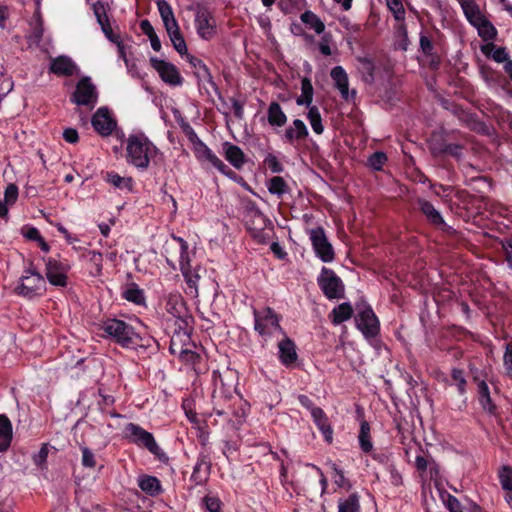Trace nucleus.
Returning <instances> with one entry per match:
<instances>
[{"instance_id":"nucleus-5","label":"nucleus","mask_w":512,"mask_h":512,"mask_svg":"<svg viewBox=\"0 0 512 512\" xmlns=\"http://www.w3.org/2000/svg\"><path fill=\"white\" fill-rule=\"evenodd\" d=\"M15 291L18 295L28 299L42 296L46 291V280L34 268H28L20 277Z\"/></svg>"},{"instance_id":"nucleus-38","label":"nucleus","mask_w":512,"mask_h":512,"mask_svg":"<svg viewBox=\"0 0 512 512\" xmlns=\"http://www.w3.org/2000/svg\"><path fill=\"white\" fill-rule=\"evenodd\" d=\"M358 442L360 449L364 453H371L373 451V442L371 438V427L367 421H362L360 424V431L358 435Z\"/></svg>"},{"instance_id":"nucleus-62","label":"nucleus","mask_w":512,"mask_h":512,"mask_svg":"<svg viewBox=\"0 0 512 512\" xmlns=\"http://www.w3.org/2000/svg\"><path fill=\"white\" fill-rule=\"evenodd\" d=\"M470 184H475L476 186L474 187V189H477L478 192H485V188H491V180L486 176L472 177L470 179Z\"/></svg>"},{"instance_id":"nucleus-22","label":"nucleus","mask_w":512,"mask_h":512,"mask_svg":"<svg viewBox=\"0 0 512 512\" xmlns=\"http://www.w3.org/2000/svg\"><path fill=\"white\" fill-rule=\"evenodd\" d=\"M158 10L162 18L168 36L181 33L177 20L174 17L171 6L164 0L158 1Z\"/></svg>"},{"instance_id":"nucleus-16","label":"nucleus","mask_w":512,"mask_h":512,"mask_svg":"<svg viewBox=\"0 0 512 512\" xmlns=\"http://www.w3.org/2000/svg\"><path fill=\"white\" fill-rule=\"evenodd\" d=\"M356 324L365 337H374L379 332V321L371 307L359 311Z\"/></svg>"},{"instance_id":"nucleus-59","label":"nucleus","mask_w":512,"mask_h":512,"mask_svg":"<svg viewBox=\"0 0 512 512\" xmlns=\"http://www.w3.org/2000/svg\"><path fill=\"white\" fill-rule=\"evenodd\" d=\"M452 380L454 384L457 386L458 391L460 394L465 393L466 391V379L464 377V372L460 369H453L452 373Z\"/></svg>"},{"instance_id":"nucleus-4","label":"nucleus","mask_w":512,"mask_h":512,"mask_svg":"<svg viewBox=\"0 0 512 512\" xmlns=\"http://www.w3.org/2000/svg\"><path fill=\"white\" fill-rule=\"evenodd\" d=\"M444 39L445 35L436 26L431 30L422 29L419 33V51L429 59L431 68H438L441 63Z\"/></svg>"},{"instance_id":"nucleus-55","label":"nucleus","mask_w":512,"mask_h":512,"mask_svg":"<svg viewBox=\"0 0 512 512\" xmlns=\"http://www.w3.org/2000/svg\"><path fill=\"white\" fill-rule=\"evenodd\" d=\"M82 457H81V464L85 468H94L96 466V457L93 451L88 448L87 446H81L80 447Z\"/></svg>"},{"instance_id":"nucleus-34","label":"nucleus","mask_w":512,"mask_h":512,"mask_svg":"<svg viewBox=\"0 0 512 512\" xmlns=\"http://www.w3.org/2000/svg\"><path fill=\"white\" fill-rule=\"evenodd\" d=\"M122 297L136 305H144L146 300L144 291L136 283L127 284L122 292Z\"/></svg>"},{"instance_id":"nucleus-23","label":"nucleus","mask_w":512,"mask_h":512,"mask_svg":"<svg viewBox=\"0 0 512 512\" xmlns=\"http://www.w3.org/2000/svg\"><path fill=\"white\" fill-rule=\"evenodd\" d=\"M222 147L225 159L235 169H242L247 162L246 155L242 149L239 146L227 141L222 144Z\"/></svg>"},{"instance_id":"nucleus-14","label":"nucleus","mask_w":512,"mask_h":512,"mask_svg":"<svg viewBox=\"0 0 512 512\" xmlns=\"http://www.w3.org/2000/svg\"><path fill=\"white\" fill-rule=\"evenodd\" d=\"M195 28L199 37L210 40L216 34V20L207 7H199L195 15Z\"/></svg>"},{"instance_id":"nucleus-36","label":"nucleus","mask_w":512,"mask_h":512,"mask_svg":"<svg viewBox=\"0 0 512 512\" xmlns=\"http://www.w3.org/2000/svg\"><path fill=\"white\" fill-rule=\"evenodd\" d=\"M353 308L350 303L344 302L336 306L330 313L334 325H339L352 317Z\"/></svg>"},{"instance_id":"nucleus-37","label":"nucleus","mask_w":512,"mask_h":512,"mask_svg":"<svg viewBox=\"0 0 512 512\" xmlns=\"http://www.w3.org/2000/svg\"><path fill=\"white\" fill-rule=\"evenodd\" d=\"M474 28L477 29L478 36L486 43L493 42L497 38V29L487 18L481 20Z\"/></svg>"},{"instance_id":"nucleus-20","label":"nucleus","mask_w":512,"mask_h":512,"mask_svg":"<svg viewBox=\"0 0 512 512\" xmlns=\"http://www.w3.org/2000/svg\"><path fill=\"white\" fill-rule=\"evenodd\" d=\"M210 472L211 460L209 453L200 452L191 475V480L196 485H202L208 480Z\"/></svg>"},{"instance_id":"nucleus-25","label":"nucleus","mask_w":512,"mask_h":512,"mask_svg":"<svg viewBox=\"0 0 512 512\" xmlns=\"http://www.w3.org/2000/svg\"><path fill=\"white\" fill-rule=\"evenodd\" d=\"M309 132L305 123L300 119L293 121V126L286 128L284 133V141L294 144L296 141H302L308 136Z\"/></svg>"},{"instance_id":"nucleus-51","label":"nucleus","mask_w":512,"mask_h":512,"mask_svg":"<svg viewBox=\"0 0 512 512\" xmlns=\"http://www.w3.org/2000/svg\"><path fill=\"white\" fill-rule=\"evenodd\" d=\"M263 164L272 173L279 174L284 171V165L279 161V159L273 153H268L265 156V158L263 160Z\"/></svg>"},{"instance_id":"nucleus-42","label":"nucleus","mask_w":512,"mask_h":512,"mask_svg":"<svg viewBox=\"0 0 512 512\" xmlns=\"http://www.w3.org/2000/svg\"><path fill=\"white\" fill-rule=\"evenodd\" d=\"M314 89L311 80L307 77L301 80V96L297 98L296 103L298 105L310 106L313 101Z\"/></svg>"},{"instance_id":"nucleus-7","label":"nucleus","mask_w":512,"mask_h":512,"mask_svg":"<svg viewBox=\"0 0 512 512\" xmlns=\"http://www.w3.org/2000/svg\"><path fill=\"white\" fill-rule=\"evenodd\" d=\"M317 284L324 296L329 300H337L344 297L345 285L341 278L330 268L322 267L317 277Z\"/></svg>"},{"instance_id":"nucleus-30","label":"nucleus","mask_w":512,"mask_h":512,"mask_svg":"<svg viewBox=\"0 0 512 512\" xmlns=\"http://www.w3.org/2000/svg\"><path fill=\"white\" fill-rule=\"evenodd\" d=\"M13 428L9 418L0 414V452L8 450L12 442Z\"/></svg>"},{"instance_id":"nucleus-28","label":"nucleus","mask_w":512,"mask_h":512,"mask_svg":"<svg viewBox=\"0 0 512 512\" xmlns=\"http://www.w3.org/2000/svg\"><path fill=\"white\" fill-rule=\"evenodd\" d=\"M279 359L285 366H290L297 360L295 344L292 340L285 338L279 345Z\"/></svg>"},{"instance_id":"nucleus-6","label":"nucleus","mask_w":512,"mask_h":512,"mask_svg":"<svg viewBox=\"0 0 512 512\" xmlns=\"http://www.w3.org/2000/svg\"><path fill=\"white\" fill-rule=\"evenodd\" d=\"M124 433L125 437L132 443L145 447L159 460H167L166 454L159 447L152 433L146 431L141 426L134 423H128L124 428Z\"/></svg>"},{"instance_id":"nucleus-35","label":"nucleus","mask_w":512,"mask_h":512,"mask_svg":"<svg viewBox=\"0 0 512 512\" xmlns=\"http://www.w3.org/2000/svg\"><path fill=\"white\" fill-rule=\"evenodd\" d=\"M267 189L270 194L283 199L284 195L290 192V187L281 176H273L267 181Z\"/></svg>"},{"instance_id":"nucleus-49","label":"nucleus","mask_w":512,"mask_h":512,"mask_svg":"<svg viewBox=\"0 0 512 512\" xmlns=\"http://www.w3.org/2000/svg\"><path fill=\"white\" fill-rule=\"evenodd\" d=\"M498 479L503 490H512V467L501 466L498 470Z\"/></svg>"},{"instance_id":"nucleus-18","label":"nucleus","mask_w":512,"mask_h":512,"mask_svg":"<svg viewBox=\"0 0 512 512\" xmlns=\"http://www.w3.org/2000/svg\"><path fill=\"white\" fill-rule=\"evenodd\" d=\"M414 210L422 215L429 224H446L439 209L429 200L417 198L414 202Z\"/></svg>"},{"instance_id":"nucleus-1","label":"nucleus","mask_w":512,"mask_h":512,"mask_svg":"<svg viewBox=\"0 0 512 512\" xmlns=\"http://www.w3.org/2000/svg\"><path fill=\"white\" fill-rule=\"evenodd\" d=\"M163 156L157 146L143 132L130 134L126 140V161L140 171H145Z\"/></svg>"},{"instance_id":"nucleus-44","label":"nucleus","mask_w":512,"mask_h":512,"mask_svg":"<svg viewBox=\"0 0 512 512\" xmlns=\"http://www.w3.org/2000/svg\"><path fill=\"white\" fill-rule=\"evenodd\" d=\"M478 395H479V402L483 409L489 411L492 413L494 411V405L492 403L489 387L485 381H480L478 383Z\"/></svg>"},{"instance_id":"nucleus-15","label":"nucleus","mask_w":512,"mask_h":512,"mask_svg":"<svg viewBox=\"0 0 512 512\" xmlns=\"http://www.w3.org/2000/svg\"><path fill=\"white\" fill-rule=\"evenodd\" d=\"M91 123L95 131L103 137L110 136L117 126L107 107L98 108L92 116Z\"/></svg>"},{"instance_id":"nucleus-9","label":"nucleus","mask_w":512,"mask_h":512,"mask_svg":"<svg viewBox=\"0 0 512 512\" xmlns=\"http://www.w3.org/2000/svg\"><path fill=\"white\" fill-rule=\"evenodd\" d=\"M44 263L47 281L56 287H66L68 284V272L71 268L70 264L67 261L53 257L45 258Z\"/></svg>"},{"instance_id":"nucleus-11","label":"nucleus","mask_w":512,"mask_h":512,"mask_svg":"<svg viewBox=\"0 0 512 512\" xmlns=\"http://www.w3.org/2000/svg\"><path fill=\"white\" fill-rule=\"evenodd\" d=\"M309 235L316 256L325 263L332 262L335 258L334 249L322 227L311 229Z\"/></svg>"},{"instance_id":"nucleus-17","label":"nucleus","mask_w":512,"mask_h":512,"mask_svg":"<svg viewBox=\"0 0 512 512\" xmlns=\"http://www.w3.org/2000/svg\"><path fill=\"white\" fill-rule=\"evenodd\" d=\"M192 323L187 322V327L183 325H174L175 329L170 341L171 354H183V349L190 347Z\"/></svg>"},{"instance_id":"nucleus-63","label":"nucleus","mask_w":512,"mask_h":512,"mask_svg":"<svg viewBox=\"0 0 512 512\" xmlns=\"http://www.w3.org/2000/svg\"><path fill=\"white\" fill-rule=\"evenodd\" d=\"M17 198L18 187L13 183L8 184L4 192V202H6V204L12 205L16 202Z\"/></svg>"},{"instance_id":"nucleus-61","label":"nucleus","mask_w":512,"mask_h":512,"mask_svg":"<svg viewBox=\"0 0 512 512\" xmlns=\"http://www.w3.org/2000/svg\"><path fill=\"white\" fill-rule=\"evenodd\" d=\"M360 63L362 64L363 72L366 75V81H373L374 73H375V65L374 62L369 58H360Z\"/></svg>"},{"instance_id":"nucleus-53","label":"nucleus","mask_w":512,"mask_h":512,"mask_svg":"<svg viewBox=\"0 0 512 512\" xmlns=\"http://www.w3.org/2000/svg\"><path fill=\"white\" fill-rule=\"evenodd\" d=\"M198 148L196 149L200 157L208 161L213 167L218 163L220 158L202 141H199Z\"/></svg>"},{"instance_id":"nucleus-48","label":"nucleus","mask_w":512,"mask_h":512,"mask_svg":"<svg viewBox=\"0 0 512 512\" xmlns=\"http://www.w3.org/2000/svg\"><path fill=\"white\" fill-rule=\"evenodd\" d=\"M174 356L179 357L182 361L192 364L196 373H201L202 369L198 366V362L201 359V356L196 352L192 351L190 347H186L183 349V354H173Z\"/></svg>"},{"instance_id":"nucleus-26","label":"nucleus","mask_w":512,"mask_h":512,"mask_svg":"<svg viewBox=\"0 0 512 512\" xmlns=\"http://www.w3.org/2000/svg\"><path fill=\"white\" fill-rule=\"evenodd\" d=\"M137 484L139 488L149 496H157L162 492L160 480L151 475L143 474L138 476Z\"/></svg>"},{"instance_id":"nucleus-31","label":"nucleus","mask_w":512,"mask_h":512,"mask_svg":"<svg viewBox=\"0 0 512 512\" xmlns=\"http://www.w3.org/2000/svg\"><path fill=\"white\" fill-rule=\"evenodd\" d=\"M184 280L186 282L187 288L186 293L191 297L198 296V283L200 280L199 275V267H189L188 269L181 271Z\"/></svg>"},{"instance_id":"nucleus-56","label":"nucleus","mask_w":512,"mask_h":512,"mask_svg":"<svg viewBox=\"0 0 512 512\" xmlns=\"http://www.w3.org/2000/svg\"><path fill=\"white\" fill-rule=\"evenodd\" d=\"M169 38L172 42L174 49L180 54L181 57H184L188 53V51L183 35L181 33H178L177 35L169 36Z\"/></svg>"},{"instance_id":"nucleus-57","label":"nucleus","mask_w":512,"mask_h":512,"mask_svg":"<svg viewBox=\"0 0 512 512\" xmlns=\"http://www.w3.org/2000/svg\"><path fill=\"white\" fill-rule=\"evenodd\" d=\"M49 453V447L48 444H43L40 448V450L33 455V462L34 464L43 469L45 467V464L47 462V457Z\"/></svg>"},{"instance_id":"nucleus-64","label":"nucleus","mask_w":512,"mask_h":512,"mask_svg":"<svg viewBox=\"0 0 512 512\" xmlns=\"http://www.w3.org/2000/svg\"><path fill=\"white\" fill-rule=\"evenodd\" d=\"M503 364L507 375L512 376V341L506 344Z\"/></svg>"},{"instance_id":"nucleus-39","label":"nucleus","mask_w":512,"mask_h":512,"mask_svg":"<svg viewBox=\"0 0 512 512\" xmlns=\"http://www.w3.org/2000/svg\"><path fill=\"white\" fill-rule=\"evenodd\" d=\"M300 19L309 29L314 30L317 34H321L325 30L323 21L310 10H306L302 13Z\"/></svg>"},{"instance_id":"nucleus-24","label":"nucleus","mask_w":512,"mask_h":512,"mask_svg":"<svg viewBox=\"0 0 512 512\" xmlns=\"http://www.w3.org/2000/svg\"><path fill=\"white\" fill-rule=\"evenodd\" d=\"M311 417L313 419V422L317 426V428L322 433L325 441L329 444L332 443L333 429H332L329 419H328L326 413L323 411V409L322 408L314 409L312 411Z\"/></svg>"},{"instance_id":"nucleus-12","label":"nucleus","mask_w":512,"mask_h":512,"mask_svg":"<svg viewBox=\"0 0 512 512\" xmlns=\"http://www.w3.org/2000/svg\"><path fill=\"white\" fill-rule=\"evenodd\" d=\"M150 65L156 70L161 80L170 86H181L184 78L181 76L179 69L171 62L150 58Z\"/></svg>"},{"instance_id":"nucleus-21","label":"nucleus","mask_w":512,"mask_h":512,"mask_svg":"<svg viewBox=\"0 0 512 512\" xmlns=\"http://www.w3.org/2000/svg\"><path fill=\"white\" fill-rule=\"evenodd\" d=\"M335 87L339 90L341 97L348 101L355 97L356 91L349 92L348 75L342 66H335L330 72Z\"/></svg>"},{"instance_id":"nucleus-40","label":"nucleus","mask_w":512,"mask_h":512,"mask_svg":"<svg viewBox=\"0 0 512 512\" xmlns=\"http://www.w3.org/2000/svg\"><path fill=\"white\" fill-rule=\"evenodd\" d=\"M180 245V253H179V267L180 271L188 269L192 267L191 260L194 253L189 251L188 243L182 237H174Z\"/></svg>"},{"instance_id":"nucleus-32","label":"nucleus","mask_w":512,"mask_h":512,"mask_svg":"<svg viewBox=\"0 0 512 512\" xmlns=\"http://www.w3.org/2000/svg\"><path fill=\"white\" fill-rule=\"evenodd\" d=\"M267 119L268 123L273 127H282L286 124L287 116L278 102L273 101L269 104Z\"/></svg>"},{"instance_id":"nucleus-47","label":"nucleus","mask_w":512,"mask_h":512,"mask_svg":"<svg viewBox=\"0 0 512 512\" xmlns=\"http://www.w3.org/2000/svg\"><path fill=\"white\" fill-rule=\"evenodd\" d=\"M248 231L259 243H266L273 235L272 226H250Z\"/></svg>"},{"instance_id":"nucleus-41","label":"nucleus","mask_w":512,"mask_h":512,"mask_svg":"<svg viewBox=\"0 0 512 512\" xmlns=\"http://www.w3.org/2000/svg\"><path fill=\"white\" fill-rule=\"evenodd\" d=\"M463 13L467 19V21L475 27L481 20H484L486 17L482 14L479 5L476 1L471 2L469 5H465L462 8Z\"/></svg>"},{"instance_id":"nucleus-54","label":"nucleus","mask_w":512,"mask_h":512,"mask_svg":"<svg viewBox=\"0 0 512 512\" xmlns=\"http://www.w3.org/2000/svg\"><path fill=\"white\" fill-rule=\"evenodd\" d=\"M328 465H329V467L331 468V470L333 472L332 479H333L334 483L337 485V487L343 488V487L349 486L348 481H347V479H346V477L344 475L343 470L340 469L333 462L328 463Z\"/></svg>"},{"instance_id":"nucleus-29","label":"nucleus","mask_w":512,"mask_h":512,"mask_svg":"<svg viewBox=\"0 0 512 512\" xmlns=\"http://www.w3.org/2000/svg\"><path fill=\"white\" fill-rule=\"evenodd\" d=\"M104 180L121 191L131 192L133 190L132 177H122L115 171H107Z\"/></svg>"},{"instance_id":"nucleus-27","label":"nucleus","mask_w":512,"mask_h":512,"mask_svg":"<svg viewBox=\"0 0 512 512\" xmlns=\"http://www.w3.org/2000/svg\"><path fill=\"white\" fill-rule=\"evenodd\" d=\"M480 50L483 55L487 58H491L497 63L506 64L509 61H512L509 57L507 49L505 47H496L493 42H488L481 45Z\"/></svg>"},{"instance_id":"nucleus-13","label":"nucleus","mask_w":512,"mask_h":512,"mask_svg":"<svg viewBox=\"0 0 512 512\" xmlns=\"http://www.w3.org/2000/svg\"><path fill=\"white\" fill-rule=\"evenodd\" d=\"M166 311L174 318V325L187 327V322H193L183 297L178 293L169 294L166 301Z\"/></svg>"},{"instance_id":"nucleus-58","label":"nucleus","mask_w":512,"mask_h":512,"mask_svg":"<svg viewBox=\"0 0 512 512\" xmlns=\"http://www.w3.org/2000/svg\"><path fill=\"white\" fill-rule=\"evenodd\" d=\"M430 188L436 196L444 200H448V198L454 191V188L452 186H447L443 184H431Z\"/></svg>"},{"instance_id":"nucleus-2","label":"nucleus","mask_w":512,"mask_h":512,"mask_svg":"<svg viewBox=\"0 0 512 512\" xmlns=\"http://www.w3.org/2000/svg\"><path fill=\"white\" fill-rule=\"evenodd\" d=\"M459 132L442 130L432 133L428 141L429 150L435 157L459 158L463 145L459 142Z\"/></svg>"},{"instance_id":"nucleus-3","label":"nucleus","mask_w":512,"mask_h":512,"mask_svg":"<svg viewBox=\"0 0 512 512\" xmlns=\"http://www.w3.org/2000/svg\"><path fill=\"white\" fill-rule=\"evenodd\" d=\"M100 329L104 336L110 338L124 348H133L139 344L141 338L129 323L119 319H107L102 322Z\"/></svg>"},{"instance_id":"nucleus-19","label":"nucleus","mask_w":512,"mask_h":512,"mask_svg":"<svg viewBox=\"0 0 512 512\" xmlns=\"http://www.w3.org/2000/svg\"><path fill=\"white\" fill-rule=\"evenodd\" d=\"M78 70L76 63L66 55H60L51 59L49 65V72L56 76H73Z\"/></svg>"},{"instance_id":"nucleus-8","label":"nucleus","mask_w":512,"mask_h":512,"mask_svg":"<svg viewBox=\"0 0 512 512\" xmlns=\"http://www.w3.org/2000/svg\"><path fill=\"white\" fill-rule=\"evenodd\" d=\"M70 101L78 106L93 109L98 101V91L89 76H83L76 84Z\"/></svg>"},{"instance_id":"nucleus-60","label":"nucleus","mask_w":512,"mask_h":512,"mask_svg":"<svg viewBox=\"0 0 512 512\" xmlns=\"http://www.w3.org/2000/svg\"><path fill=\"white\" fill-rule=\"evenodd\" d=\"M195 75L199 81L207 82L213 88H217V85L214 82L211 72L206 64L202 65L201 68L195 72Z\"/></svg>"},{"instance_id":"nucleus-52","label":"nucleus","mask_w":512,"mask_h":512,"mask_svg":"<svg viewBox=\"0 0 512 512\" xmlns=\"http://www.w3.org/2000/svg\"><path fill=\"white\" fill-rule=\"evenodd\" d=\"M484 79L491 84L503 85L507 84V80L500 72L493 70L492 68L482 69Z\"/></svg>"},{"instance_id":"nucleus-10","label":"nucleus","mask_w":512,"mask_h":512,"mask_svg":"<svg viewBox=\"0 0 512 512\" xmlns=\"http://www.w3.org/2000/svg\"><path fill=\"white\" fill-rule=\"evenodd\" d=\"M254 328L262 336H269L280 331L279 316L269 307L262 310L254 309Z\"/></svg>"},{"instance_id":"nucleus-33","label":"nucleus","mask_w":512,"mask_h":512,"mask_svg":"<svg viewBox=\"0 0 512 512\" xmlns=\"http://www.w3.org/2000/svg\"><path fill=\"white\" fill-rule=\"evenodd\" d=\"M395 42L394 47L396 50L407 51L411 45L408 37V30L405 21L399 22L395 27Z\"/></svg>"},{"instance_id":"nucleus-50","label":"nucleus","mask_w":512,"mask_h":512,"mask_svg":"<svg viewBox=\"0 0 512 512\" xmlns=\"http://www.w3.org/2000/svg\"><path fill=\"white\" fill-rule=\"evenodd\" d=\"M386 2L395 20L398 22L405 21L406 12L401 0H386Z\"/></svg>"},{"instance_id":"nucleus-46","label":"nucleus","mask_w":512,"mask_h":512,"mask_svg":"<svg viewBox=\"0 0 512 512\" xmlns=\"http://www.w3.org/2000/svg\"><path fill=\"white\" fill-rule=\"evenodd\" d=\"M307 119L309 120V123L316 134L323 133L324 126L322 124V117L317 106L309 107Z\"/></svg>"},{"instance_id":"nucleus-45","label":"nucleus","mask_w":512,"mask_h":512,"mask_svg":"<svg viewBox=\"0 0 512 512\" xmlns=\"http://www.w3.org/2000/svg\"><path fill=\"white\" fill-rule=\"evenodd\" d=\"M387 161L388 157L386 153L382 151H375L368 157L366 165L373 171H382Z\"/></svg>"},{"instance_id":"nucleus-43","label":"nucleus","mask_w":512,"mask_h":512,"mask_svg":"<svg viewBox=\"0 0 512 512\" xmlns=\"http://www.w3.org/2000/svg\"><path fill=\"white\" fill-rule=\"evenodd\" d=\"M338 512H361L360 501L357 494H351L338 502Z\"/></svg>"}]
</instances>
